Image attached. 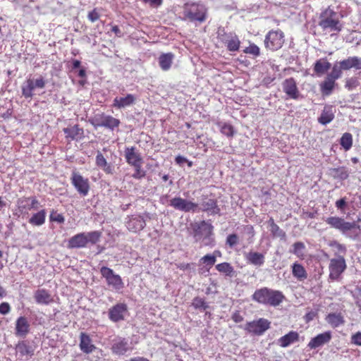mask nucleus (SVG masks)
Listing matches in <instances>:
<instances>
[{
  "label": "nucleus",
  "mask_w": 361,
  "mask_h": 361,
  "mask_svg": "<svg viewBox=\"0 0 361 361\" xmlns=\"http://www.w3.org/2000/svg\"><path fill=\"white\" fill-rule=\"evenodd\" d=\"M111 349L113 353L115 354L124 355L128 351L132 350L133 346H131L125 339H119L114 343Z\"/></svg>",
  "instance_id": "nucleus-28"
},
{
  "label": "nucleus",
  "mask_w": 361,
  "mask_h": 361,
  "mask_svg": "<svg viewBox=\"0 0 361 361\" xmlns=\"http://www.w3.org/2000/svg\"><path fill=\"white\" fill-rule=\"evenodd\" d=\"M183 15L191 22L202 23L207 19V8L201 3L188 2L183 5Z\"/></svg>",
  "instance_id": "nucleus-3"
},
{
  "label": "nucleus",
  "mask_w": 361,
  "mask_h": 361,
  "mask_svg": "<svg viewBox=\"0 0 361 361\" xmlns=\"http://www.w3.org/2000/svg\"><path fill=\"white\" fill-rule=\"evenodd\" d=\"M79 337V347L82 353L90 354L96 349V346L92 343V341L87 334L81 332Z\"/></svg>",
  "instance_id": "nucleus-20"
},
{
  "label": "nucleus",
  "mask_w": 361,
  "mask_h": 361,
  "mask_svg": "<svg viewBox=\"0 0 361 361\" xmlns=\"http://www.w3.org/2000/svg\"><path fill=\"white\" fill-rule=\"evenodd\" d=\"M16 353L21 359L28 360L34 355L35 348L26 341L19 342L16 345Z\"/></svg>",
  "instance_id": "nucleus-19"
},
{
  "label": "nucleus",
  "mask_w": 361,
  "mask_h": 361,
  "mask_svg": "<svg viewBox=\"0 0 361 361\" xmlns=\"http://www.w3.org/2000/svg\"><path fill=\"white\" fill-rule=\"evenodd\" d=\"M331 68V63L326 59H320L314 63L313 70L316 75H322L327 72Z\"/></svg>",
  "instance_id": "nucleus-29"
},
{
  "label": "nucleus",
  "mask_w": 361,
  "mask_h": 361,
  "mask_svg": "<svg viewBox=\"0 0 361 361\" xmlns=\"http://www.w3.org/2000/svg\"><path fill=\"white\" fill-rule=\"evenodd\" d=\"M175 56L173 53H163L160 54L158 59V62L160 68L164 71H169L173 64Z\"/></svg>",
  "instance_id": "nucleus-25"
},
{
  "label": "nucleus",
  "mask_w": 361,
  "mask_h": 361,
  "mask_svg": "<svg viewBox=\"0 0 361 361\" xmlns=\"http://www.w3.org/2000/svg\"><path fill=\"white\" fill-rule=\"evenodd\" d=\"M343 71L341 65L335 64L332 68L331 72L327 76L336 80L342 76Z\"/></svg>",
  "instance_id": "nucleus-45"
},
{
  "label": "nucleus",
  "mask_w": 361,
  "mask_h": 361,
  "mask_svg": "<svg viewBox=\"0 0 361 361\" xmlns=\"http://www.w3.org/2000/svg\"><path fill=\"white\" fill-rule=\"evenodd\" d=\"M66 135V139L71 140H80L84 137V130L80 128L78 124L74 125L72 127L65 128L63 129Z\"/></svg>",
  "instance_id": "nucleus-22"
},
{
  "label": "nucleus",
  "mask_w": 361,
  "mask_h": 361,
  "mask_svg": "<svg viewBox=\"0 0 361 361\" xmlns=\"http://www.w3.org/2000/svg\"><path fill=\"white\" fill-rule=\"evenodd\" d=\"M202 210L204 212H212L214 214L219 212L220 209L217 206V202L214 199H209L202 204Z\"/></svg>",
  "instance_id": "nucleus-38"
},
{
  "label": "nucleus",
  "mask_w": 361,
  "mask_h": 361,
  "mask_svg": "<svg viewBox=\"0 0 361 361\" xmlns=\"http://www.w3.org/2000/svg\"><path fill=\"white\" fill-rule=\"evenodd\" d=\"M50 221H56L60 224H63L65 221V218L61 214L57 213L56 211L52 210L50 214Z\"/></svg>",
  "instance_id": "nucleus-50"
},
{
  "label": "nucleus",
  "mask_w": 361,
  "mask_h": 361,
  "mask_svg": "<svg viewBox=\"0 0 361 361\" xmlns=\"http://www.w3.org/2000/svg\"><path fill=\"white\" fill-rule=\"evenodd\" d=\"M80 61L79 60H73V69L78 68L80 66Z\"/></svg>",
  "instance_id": "nucleus-64"
},
{
  "label": "nucleus",
  "mask_w": 361,
  "mask_h": 361,
  "mask_svg": "<svg viewBox=\"0 0 361 361\" xmlns=\"http://www.w3.org/2000/svg\"><path fill=\"white\" fill-rule=\"evenodd\" d=\"M102 232L94 231L85 233H78L71 237L68 242V248H81L85 247L88 243L96 244L101 238Z\"/></svg>",
  "instance_id": "nucleus-4"
},
{
  "label": "nucleus",
  "mask_w": 361,
  "mask_h": 361,
  "mask_svg": "<svg viewBox=\"0 0 361 361\" xmlns=\"http://www.w3.org/2000/svg\"><path fill=\"white\" fill-rule=\"evenodd\" d=\"M254 301L264 305L277 307L286 299L284 294L278 290L267 287L257 289L252 295Z\"/></svg>",
  "instance_id": "nucleus-2"
},
{
  "label": "nucleus",
  "mask_w": 361,
  "mask_h": 361,
  "mask_svg": "<svg viewBox=\"0 0 361 361\" xmlns=\"http://www.w3.org/2000/svg\"><path fill=\"white\" fill-rule=\"evenodd\" d=\"M238 242V237L236 234H230L226 238V243L231 247L235 246Z\"/></svg>",
  "instance_id": "nucleus-55"
},
{
  "label": "nucleus",
  "mask_w": 361,
  "mask_h": 361,
  "mask_svg": "<svg viewBox=\"0 0 361 361\" xmlns=\"http://www.w3.org/2000/svg\"><path fill=\"white\" fill-rule=\"evenodd\" d=\"M335 204H336V207H337V209H341V210L344 209L347 204L346 198L343 197V198H341V199L337 200Z\"/></svg>",
  "instance_id": "nucleus-58"
},
{
  "label": "nucleus",
  "mask_w": 361,
  "mask_h": 361,
  "mask_svg": "<svg viewBox=\"0 0 361 361\" xmlns=\"http://www.w3.org/2000/svg\"><path fill=\"white\" fill-rule=\"evenodd\" d=\"M11 311V306L6 302H3L0 304V314H6Z\"/></svg>",
  "instance_id": "nucleus-56"
},
{
  "label": "nucleus",
  "mask_w": 361,
  "mask_h": 361,
  "mask_svg": "<svg viewBox=\"0 0 361 361\" xmlns=\"http://www.w3.org/2000/svg\"><path fill=\"white\" fill-rule=\"evenodd\" d=\"M285 42V35L280 29L271 30L265 35L264 47L271 51L280 49Z\"/></svg>",
  "instance_id": "nucleus-5"
},
{
  "label": "nucleus",
  "mask_w": 361,
  "mask_h": 361,
  "mask_svg": "<svg viewBox=\"0 0 361 361\" xmlns=\"http://www.w3.org/2000/svg\"><path fill=\"white\" fill-rule=\"evenodd\" d=\"M216 269L226 276L231 277L234 275V268L228 262H222L216 265Z\"/></svg>",
  "instance_id": "nucleus-37"
},
{
  "label": "nucleus",
  "mask_w": 361,
  "mask_h": 361,
  "mask_svg": "<svg viewBox=\"0 0 361 361\" xmlns=\"http://www.w3.org/2000/svg\"><path fill=\"white\" fill-rule=\"evenodd\" d=\"M331 338V332L330 331H325L312 338L308 343L307 347L310 349H316L329 343Z\"/></svg>",
  "instance_id": "nucleus-15"
},
{
  "label": "nucleus",
  "mask_w": 361,
  "mask_h": 361,
  "mask_svg": "<svg viewBox=\"0 0 361 361\" xmlns=\"http://www.w3.org/2000/svg\"><path fill=\"white\" fill-rule=\"evenodd\" d=\"M16 334L20 336H25L30 330V324L26 317H20L16 322Z\"/></svg>",
  "instance_id": "nucleus-27"
},
{
  "label": "nucleus",
  "mask_w": 361,
  "mask_h": 361,
  "mask_svg": "<svg viewBox=\"0 0 361 361\" xmlns=\"http://www.w3.org/2000/svg\"><path fill=\"white\" fill-rule=\"evenodd\" d=\"M106 159L104 155L100 152H98L96 156V165L102 169L104 166H106Z\"/></svg>",
  "instance_id": "nucleus-53"
},
{
  "label": "nucleus",
  "mask_w": 361,
  "mask_h": 361,
  "mask_svg": "<svg viewBox=\"0 0 361 361\" xmlns=\"http://www.w3.org/2000/svg\"><path fill=\"white\" fill-rule=\"evenodd\" d=\"M329 246L334 247L336 250L335 255L336 256H344L346 253V247L345 245L339 243L338 242L334 240L329 243Z\"/></svg>",
  "instance_id": "nucleus-43"
},
{
  "label": "nucleus",
  "mask_w": 361,
  "mask_h": 361,
  "mask_svg": "<svg viewBox=\"0 0 361 361\" xmlns=\"http://www.w3.org/2000/svg\"><path fill=\"white\" fill-rule=\"evenodd\" d=\"M240 46V41L235 34H233L232 37L226 44L227 49L230 51H237L239 50Z\"/></svg>",
  "instance_id": "nucleus-41"
},
{
  "label": "nucleus",
  "mask_w": 361,
  "mask_h": 361,
  "mask_svg": "<svg viewBox=\"0 0 361 361\" xmlns=\"http://www.w3.org/2000/svg\"><path fill=\"white\" fill-rule=\"evenodd\" d=\"M145 3H147L152 7H158L161 5L163 0H142Z\"/></svg>",
  "instance_id": "nucleus-60"
},
{
  "label": "nucleus",
  "mask_w": 361,
  "mask_h": 361,
  "mask_svg": "<svg viewBox=\"0 0 361 361\" xmlns=\"http://www.w3.org/2000/svg\"><path fill=\"white\" fill-rule=\"evenodd\" d=\"M270 231L272 235L274 237H280L281 238H284L286 237V233L282 229H281L277 224L273 227H271Z\"/></svg>",
  "instance_id": "nucleus-49"
},
{
  "label": "nucleus",
  "mask_w": 361,
  "mask_h": 361,
  "mask_svg": "<svg viewBox=\"0 0 361 361\" xmlns=\"http://www.w3.org/2000/svg\"><path fill=\"white\" fill-rule=\"evenodd\" d=\"M326 321L333 328H336L345 323L341 313H329L326 317Z\"/></svg>",
  "instance_id": "nucleus-35"
},
{
  "label": "nucleus",
  "mask_w": 361,
  "mask_h": 361,
  "mask_svg": "<svg viewBox=\"0 0 361 361\" xmlns=\"http://www.w3.org/2000/svg\"><path fill=\"white\" fill-rule=\"evenodd\" d=\"M336 85V80L326 76L320 84V91L324 96L330 95Z\"/></svg>",
  "instance_id": "nucleus-31"
},
{
  "label": "nucleus",
  "mask_w": 361,
  "mask_h": 361,
  "mask_svg": "<svg viewBox=\"0 0 361 361\" xmlns=\"http://www.w3.org/2000/svg\"><path fill=\"white\" fill-rule=\"evenodd\" d=\"M326 223L331 228L338 229L343 233L351 231L354 228L360 229V226L355 222H348L344 219L339 216H330L325 220Z\"/></svg>",
  "instance_id": "nucleus-8"
},
{
  "label": "nucleus",
  "mask_w": 361,
  "mask_h": 361,
  "mask_svg": "<svg viewBox=\"0 0 361 361\" xmlns=\"http://www.w3.org/2000/svg\"><path fill=\"white\" fill-rule=\"evenodd\" d=\"M39 202L35 196L22 197L18 198L16 202L17 210L20 215L28 214L29 211L36 209Z\"/></svg>",
  "instance_id": "nucleus-9"
},
{
  "label": "nucleus",
  "mask_w": 361,
  "mask_h": 361,
  "mask_svg": "<svg viewBox=\"0 0 361 361\" xmlns=\"http://www.w3.org/2000/svg\"><path fill=\"white\" fill-rule=\"evenodd\" d=\"M331 176L335 179L345 180L349 176L348 170L344 166L330 169Z\"/></svg>",
  "instance_id": "nucleus-36"
},
{
  "label": "nucleus",
  "mask_w": 361,
  "mask_h": 361,
  "mask_svg": "<svg viewBox=\"0 0 361 361\" xmlns=\"http://www.w3.org/2000/svg\"><path fill=\"white\" fill-rule=\"evenodd\" d=\"M99 18L100 13H99L97 8H94L87 14V18L92 23H94L95 21L98 20Z\"/></svg>",
  "instance_id": "nucleus-52"
},
{
  "label": "nucleus",
  "mask_w": 361,
  "mask_h": 361,
  "mask_svg": "<svg viewBox=\"0 0 361 361\" xmlns=\"http://www.w3.org/2000/svg\"><path fill=\"white\" fill-rule=\"evenodd\" d=\"M245 258L248 263L253 264L257 267H260L264 263V255L257 252H249Z\"/></svg>",
  "instance_id": "nucleus-30"
},
{
  "label": "nucleus",
  "mask_w": 361,
  "mask_h": 361,
  "mask_svg": "<svg viewBox=\"0 0 361 361\" xmlns=\"http://www.w3.org/2000/svg\"><path fill=\"white\" fill-rule=\"evenodd\" d=\"M299 341V334L295 331H290L287 334L278 339V344L281 348H286L290 344Z\"/></svg>",
  "instance_id": "nucleus-26"
},
{
  "label": "nucleus",
  "mask_w": 361,
  "mask_h": 361,
  "mask_svg": "<svg viewBox=\"0 0 361 361\" xmlns=\"http://www.w3.org/2000/svg\"><path fill=\"white\" fill-rule=\"evenodd\" d=\"M45 85L46 81L42 76H39L35 80L27 79L22 87V94L25 98H32L36 88L43 89Z\"/></svg>",
  "instance_id": "nucleus-13"
},
{
  "label": "nucleus",
  "mask_w": 361,
  "mask_h": 361,
  "mask_svg": "<svg viewBox=\"0 0 361 361\" xmlns=\"http://www.w3.org/2000/svg\"><path fill=\"white\" fill-rule=\"evenodd\" d=\"M220 127V132L228 137H233L235 135L234 127L228 123H218Z\"/></svg>",
  "instance_id": "nucleus-39"
},
{
  "label": "nucleus",
  "mask_w": 361,
  "mask_h": 361,
  "mask_svg": "<svg viewBox=\"0 0 361 361\" xmlns=\"http://www.w3.org/2000/svg\"><path fill=\"white\" fill-rule=\"evenodd\" d=\"M347 268L346 262L344 256H338L330 259L329 270V278L331 281H338L342 274Z\"/></svg>",
  "instance_id": "nucleus-6"
},
{
  "label": "nucleus",
  "mask_w": 361,
  "mask_h": 361,
  "mask_svg": "<svg viewBox=\"0 0 361 361\" xmlns=\"http://www.w3.org/2000/svg\"><path fill=\"white\" fill-rule=\"evenodd\" d=\"M340 145L345 151L349 150L353 146V135L350 133H343L340 140Z\"/></svg>",
  "instance_id": "nucleus-42"
},
{
  "label": "nucleus",
  "mask_w": 361,
  "mask_h": 361,
  "mask_svg": "<svg viewBox=\"0 0 361 361\" xmlns=\"http://www.w3.org/2000/svg\"><path fill=\"white\" fill-rule=\"evenodd\" d=\"M194 237L198 240L202 235L209 238L213 234V226L211 224L202 221L193 227Z\"/></svg>",
  "instance_id": "nucleus-16"
},
{
  "label": "nucleus",
  "mask_w": 361,
  "mask_h": 361,
  "mask_svg": "<svg viewBox=\"0 0 361 361\" xmlns=\"http://www.w3.org/2000/svg\"><path fill=\"white\" fill-rule=\"evenodd\" d=\"M350 343L357 346H361V332L357 331L350 337Z\"/></svg>",
  "instance_id": "nucleus-54"
},
{
  "label": "nucleus",
  "mask_w": 361,
  "mask_h": 361,
  "mask_svg": "<svg viewBox=\"0 0 361 361\" xmlns=\"http://www.w3.org/2000/svg\"><path fill=\"white\" fill-rule=\"evenodd\" d=\"M233 321L235 323H240L243 321L244 318L241 315L240 311H235L231 316Z\"/></svg>",
  "instance_id": "nucleus-57"
},
{
  "label": "nucleus",
  "mask_w": 361,
  "mask_h": 361,
  "mask_svg": "<svg viewBox=\"0 0 361 361\" xmlns=\"http://www.w3.org/2000/svg\"><path fill=\"white\" fill-rule=\"evenodd\" d=\"M126 158L127 161L133 165L135 166V152L134 147L127 148L126 151Z\"/></svg>",
  "instance_id": "nucleus-48"
},
{
  "label": "nucleus",
  "mask_w": 361,
  "mask_h": 361,
  "mask_svg": "<svg viewBox=\"0 0 361 361\" xmlns=\"http://www.w3.org/2000/svg\"><path fill=\"white\" fill-rule=\"evenodd\" d=\"M338 64L341 66V68L344 71H348L351 68L361 70V57L356 56H349L339 61Z\"/></svg>",
  "instance_id": "nucleus-24"
},
{
  "label": "nucleus",
  "mask_w": 361,
  "mask_h": 361,
  "mask_svg": "<svg viewBox=\"0 0 361 361\" xmlns=\"http://www.w3.org/2000/svg\"><path fill=\"white\" fill-rule=\"evenodd\" d=\"M169 205L175 209L184 212H195L198 209V204L192 201L183 199L180 197H176L170 200Z\"/></svg>",
  "instance_id": "nucleus-12"
},
{
  "label": "nucleus",
  "mask_w": 361,
  "mask_h": 361,
  "mask_svg": "<svg viewBox=\"0 0 361 361\" xmlns=\"http://www.w3.org/2000/svg\"><path fill=\"white\" fill-rule=\"evenodd\" d=\"M127 312V307L125 304L119 303L109 311V317L113 322H118L124 319V314Z\"/></svg>",
  "instance_id": "nucleus-21"
},
{
  "label": "nucleus",
  "mask_w": 361,
  "mask_h": 361,
  "mask_svg": "<svg viewBox=\"0 0 361 361\" xmlns=\"http://www.w3.org/2000/svg\"><path fill=\"white\" fill-rule=\"evenodd\" d=\"M90 123L94 127H104L111 130L118 127L120 121L111 116L105 115L104 114H97L90 120Z\"/></svg>",
  "instance_id": "nucleus-7"
},
{
  "label": "nucleus",
  "mask_w": 361,
  "mask_h": 361,
  "mask_svg": "<svg viewBox=\"0 0 361 361\" xmlns=\"http://www.w3.org/2000/svg\"><path fill=\"white\" fill-rule=\"evenodd\" d=\"M100 273L102 276L105 278L109 286H112L116 290H119L123 287V283L120 276L115 274L111 269L107 267H102L100 269Z\"/></svg>",
  "instance_id": "nucleus-14"
},
{
  "label": "nucleus",
  "mask_w": 361,
  "mask_h": 361,
  "mask_svg": "<svg viewBox=\"0 0 361 361\" xmlns=\"http://www.w3.org/2000/svg\"><path fill=\"white\" fill-rule=\"evenodd\" d=\"M102 169L107 174H113L114 172V166L111 164H106V166H104Z\"/></svg>",
  "instance_id": "nucleus-59"
},
{
  "label": "nucleus",
  "mask_w": 361,
  "mask_h": 361,
  "mask_svg": "<svg viewBox=\"0 0 361 361\" xmlns=\"http://www.w3.org/2000/svg\"><path fill=\"white\" fill-rule=\"evenodd\" d=\"M200 262L206 266H208L210 269L216 263V259L214 256H212V255L207 254L201 257Z\"/></svg>",
  "instance_id": "nucleus-47"
},
{
  "label": "nucleus",
  "mask_w": 361,
  "mask_h": 361,
  "mask_svg": "<svg viewBox=\"0 0 361 361\" xmlns=\"http://www.w3.org/2000/svg\"><path fill=\"white\" fill-rule=\"evenodd\" d=\"M243 52L246 54L252 55L253 57L256 58L260 55V49L255 44L250 43L247 47H245L243 49Z\"/></svg>",
  "instance_id": "nucleus-44"
},
{
  "label": "nucleus",
  "mask_w": 361,
  "mask_h": 361,
  "mask_svg": "<svg viewBox=\"0 0 361 361\" xmlns=\"http://www.w3.org/2000/svg\"><path fill=\"white\" fill-rule=\"evenodd\" d=\"M175 161L177 164L182 165V164H185V161H188V159L181 155H178L175 158Z\"/></svg>",
  "instance_id": "nucleus-61"
},
{
  "label": "nucleus",
  "mask_w": 361,
  "mask_h": 361,
  "mask_svg": "<svg viewBox=\"0 0 361 361\" xmlns=\"http://www.w3.org/2000/svg\"><path fill=\"white\" fill-rule=\"evenodd\" d=\"M318 25L325 34L330 33L331 37L337 36L343 27L337 13L330 6L320 13Z\"/></svg>",
  "instance_id": "nucleus-1"
},
{
  "label": "nucleus",
  "mask_w": 361,
  "mask_h": 361,
  "mask_svg": "<svg viewBox=\"0 0 361 361\" xmlns=\"http://www.w3.org/2000/svg\"><path fill=\"white\" fill-rule=\"evenodd\" d=\"M46 215V210L41 209L37 212L34 213L29 219L28 222L34 226H40L45 223Z\"/></svg>",
  "instance_id": "nucleus-33"
},
{
  "label": "nucleus",
  "mask_w": 361,
  "mask_h": 361,
  "mask_svg": "<svg viewBox=\"0 0 361 361\" xmlns=\"http://www.w3.org/2000/svg\"><path fill=\"white\" fill-rule=\"evenodd\" d=\"M233 34V33H231V32L227 33L224 30H223L222 33L218 32L217 39L221 42H222L226 45V44L228 42V40L232 37Z\"/></svg>",
  "instance_id": "nucleus-51"
},
{
  "label": "nucleus",
  "mask_w": 361,
  "mask_h": 361,
  "mask_svg": "<svg viewBox=\"0 0 361 361\" xmlns=\"http://www.w3.org/2000/svg\"><path fill=\"white\" fill-rule=\"evenodd\" d=\"M271 326V322L264 318H259L257 320L249 322L245 324V330L247 332L257 335H262Z\"/></svg>",
  "instance_id": "nucleus-10"
},
{
  "label": "nucleus",
  "mask_w": 361,
  "mask_h": 361,
  "mask_svg": "<svg viewBox=\"0 0 361 361\" xmlns=\"http://www.w3.org/2000/svg\"><path fill=\"white\" fill-rule=\"evenodd\" d=\"M293 249L290 250V252L296 255L300 259H304L305 250V245L304 243L298 241L295 242L293 245Z\"/></svg>",
  "instance_id": "nucleus-40"
},
{
  "label": "nucleus",
  "mask_w": 361,
  "mask_h": 361,
  "mask_svg": "<svg viewBox=\"0 0 361 361\" xmlns=\"http://www.w3.org/2000/svg\"><path fill=\"white\" fill-rule=\"evenodd\" d=\"M336 109L332 105H325L320 116L318 118V122L322 125H326L331 123L335 117Z\"/></svg>",
  "instance_id": "nucleus-23"
},
{
  "label": "nucleus",
  "mask_w": 361,
  "mask_h": 361,
  "mask_svg": "<svg viewBox=\"0 0 361 361\" xmlns=\"http://www.w3.org/2000/svg\"><path fill=\"white\" fill-rule=\"evenodd\" d=\"M283 92L293 99H298L299 97V91L296 82L293 78L286 79L282 84Z\"/></svg>",
  "instance_id": "nucleus-17"
},
{
  "label": "nucleus",
  "mask_w": 361,
  "mask_h": 361,
  "mask_svg": "<svg viewBox=\"0 0 361 361\" xmlns=\"http://www.w3.org/2000/svg\"><path fill=\"white\" fill-rule=\"evenodd\" d=\"M192 305L195 308V309H203V310H206L207 308H208V305L205 301L204 299L202 298H200V297H195L193 300H192Z\"/></svg>",
  "instance_id": "nucleus-46"
},
{
  "label": "nucleus",
  "mask_w": 361,
  "mask_h": 361,
  "mask_svg": "<svg viewBox=\"0 0 361 361\" xmlns=\"http://www.w3.org/2000/svg\"><path fill=\"white\" fill-rule=\"evenodd\" d=\"M34 299L39 305H48L54 302V298L50 292L45 288H39L34 293Z\"/></svg>",
  "instance_id": "nucleus-18"
},
{
  "label": "nucleus",
  "mask_w": 361,
  "mask_h": 361,
  "mask_svg": "<svg viewBox=\"0 0 361 361\" xmlns=\"http://www.w3.org/2000/svg\"><path fill=\"white\" fill-rule=\"evenodd\" d=\"M135 100L133 94H128L124 97H116L114 99L113 106L117 109L126 108L130 106Z\"/></svg>",
  "instance_id": "nucleus-32"
},
{
  "label": "nucleus",
  "mask_w": 361,
  "mask_h": 361,
  "mask_svg": "<svg viewBox=\"0 0 361 361\" xmlns=\"http://www.w3.org/2000/svg\"><path fill=\"white\" fill-rule=\"evenodd\" d=\"M292 274L300 281H302L307 278V272L305 267L298 262H295L292 265Z\"/></svg>",
  "instance_id": "nucleus-34"
},
{
  "label": "nucleus",
  "mask_w": 361,
  "mask_h": 361,
  "mask_svg": "<svg viewBox=\"0 0 361 361\" xmlns=\"http://www.w3.org/2000/svg\"><path fill=\"white\" fill-rule=\"evenodd\" d=\"M71 181L80 195L82 196H86L88 194L90 189L88 178H84L78 172L73 171L71 173Z\"/></svg>",
  "instance_id": "nucleus-11"
},
{
  "label": "nucleus",
  "mask_w": 361,
  "mask_h": 361,
  "mask_svg": "<svg viewBox=\"0 0 361 361\" xmlns=\"http://www.w3.org/2000/svg\"><path fill=\"white\" fill-rule=\"evenodd\" d=\"M111 32H114L116 36H121V30L118 25L112 26Z\"/></svg>",
  "instance_id": "nucleus-63"
},
{
  "label": "nucleus",
  "mask_w": 361,
  "mask_h": 361,
  "mask_svg": "<svg viewBox=\"0 0 361 361\" xmlns=\"http://www.w3.org/2000/svg\"><path fill=\"white\" fill-rule=\"evenodd\" d=\"M190 267H191V264H190V263H180L179 264H177V268L180 270H183V271L189 269H190Z\"/></svg>",
  "instance_id": "nucleus-62"
}]
</instances>
